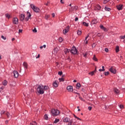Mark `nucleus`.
I'll use <instances>...</instances> for the list:
<instances>
[{
    "label": "nucleus",
    "instance_id": "37998d69",
    "mask_svg": "<svg viewBox=\"0 0 125 125\" xmlns=\"http://www.w3.org/2000/svg\"><path fill=\"white\" fill-rule=\"evenodd\" d=\"M33 33H37V32H38V31L37 30V28H34V29L33 30Z\"/></svg>",
    "mask_w": 125,
    "mask_h": 125
},
{
    "label": "nucleus",
    "instance_id": "f8f14e48",
    "mask_svg": "<svg viewBox=\"0 0 125 125\" xmlns=\"http://www.w3.org/2000/svg\"><path fill=\"white\" fill-rule=\"evenodd\" d=\"M123 6H124V5L120 4V5L117 6V9H118V10H122Z\"/></svg>",
    "mask_w": 125,
    "mask_h": 125
},
{
    "label": "nucleus",
    "instance_id": "bf43d9fd",
    "mask_svg": "<svg viewBox=\"0 0 125 125\" xmlns=\"http://www.w3.org/2000/svg\"><path fill=\"white\" fill-rule=\"evenodd\" d=\"M67 60H68V61H69V62H71V58H70V57H68Z\"/></svg>",
    "mask_w": 125,
    "mask_h": 125
},
{
    "label": "nucleus",
    "instance_id": "09e8293b",
    "mask_svg": "<svg viewBox=\"0 0 125 125\" xmlns=\"http://www.w3.org/2000/svg\"><path fill=\"white\" fill-rule=\"evenodd\" d=\"M29 19H31V18L27 17L26 18H25V21H29Z\"/></svg>",
    "mask_w": 125,
    "mask_h": 125
},
{
    "label": "nucleus",
    "instance_id": "393cba45",
    "mask_svg": "<svg viewBox=\"0 0 125 125\" xmlns=\"http://www.w3.org/2000/svg\"><path fill=\"white\" fill-rule=\"evenodd\" d=\"M64 52L65 53V54H67L68 53V52H70V49H64Z\"/></svg>",
    "mask_w": 125,
    "mask_h": 125
},
{
    "label": "nucleus",
    "instance_id": "9d476101",
    "mask_svg": "<svg viewBox=\"0 0 125 125\" xmlns=\"http://www.w3.org/2000/svg\"><path fill=\"white\" fill-rule=\"evenodd\" d=\"M13 74L15 78H17L18 77H19V73H18V71L16 70H14L13 71Z\"/></svg>",
    "mask_w": 125,
    "mask_h": 125
},
{
    "label": "nucleus",
    "instance_id": "864d4df0",
    "mask_svg": "<svg viewBox=\"0 0 125 125\" xmlns=\"http://www.w3.org/2000/svg\"><path fill=\"white\" fill-rule=\"evenodd\" d=\"M105 68V67H104V66H102V71L103 72H104L105 71V69H104Z\"/></svg>",
    "mask_w": 125,
    "mask_h": 125
},
{
    "label": "nucleus",
    "instance_id": "e433bc0d",
    "mask_svg": "<svg viewBox=\"0 0 125 125\" xmlns=\"http://www.w3.org/2000/svg\"><path fill=\"white\" fill-rule=\"evenodd\" d=\"M93 60H94V61H97V58H96V57L95 56V55H94L93 58Z\"/></svg>",
    "mask_w": 125,
    "mask_h": 125
},
{
    "label": "nucleus",
    "instance_id": "58836bf2",
    "mask_svg": "<svg viewBox=\"0 0 125 125\" xmlns=\"http://www.w3.org/2000/svg\"><path fill=\"white\" fill-rule=\"evenodd\" d=\"M58 122H59V119H56L55 121H54V123L55 124H57V123H58Z\"/></svg>",
    "mask_w": 125,
    "mask_h": 125
},
{
    "label": "nucleus",
    "instance_id": "3c124183",
    "mask_svg": "<svg viewBox=\"0 0 125 125\" xmlns=\"http://www.w3.org/2000/svg\"><path fill=\"white\" fill-rule=\"evenodd\" d=\"M104 50H105V52H108L109 51V49H108L107 48H105L104 49Z\"/></svg>",
    "mask_w": 125,
    "mask_h": 125
},
{
    "label": "nucleus",
    "instance_id": "4be33fe9",
    "mask_svg": "<svg viewBox=\"0 0 125 125\" xmlns=\"http://www.w3.org/2000/svg\"><path fill=\"white\" fill-rule=\"evenodd\" d=\"M8 119H11V115H10V114H9V112H6L5 113Z\"/></svg>",
    "mask_w": 125,
    "mask_h": 125
},
{
    "label": "nucleus",
    "instance_id": "6e6d98bb",
    "mask_svg": "<svg viewBox=\"0 0 125 125\" xmlns=\"http://www.w3.org/2000/svg\"><path fill=\"white\" fill-rule=\"evenodd\" d=\"M97 36L98 37H101V33H98L97 35Z\"/></svg>",
    "mask_w": 125,
    "mask_h": 125
},
{
    "label": "nucleus",
    "instance_id": "a19ab883",
    "mask_svg": "<svg viewBox=\"0 0 125 125\" xmlns=\"http://www.w3.org/2000/svg\"><path fill=\"white\" fill-rule=\"evenodd\" d=\"M94 73H95V71H92L91 72H90L89 74L91 75V76H93V75H94Z\"/></svg>",
    "mask_w": 125,
    "mask_h": 125
},
{
    "label": "nucleus",
    "instance_id": "9b49d317",
    "mask_svg": "<svg viewBox=\"0 0 125 125\" xmlns=\"http://www.w3.org/2000/svg\"><path fill=\"white\" fill-rule=\"evenodd\" d=\"M67 89L69 92H73V87L72 86H68L67 87Z\"/></svg>",
    "mask_w": 125,
    "mask_h": 125
},
{
    "label": "nucleus",
    "instance_id": "c9c22d12",
    "mask_svg": "<svg viewBox=\"0 0 125 125\" xmlns=\"http://www.w3.org/2000/svg\"><path fill=\"white\" fill-rule=\"evenodd\" d=\"M31 125H37V122H33L32 123H30Z\"/></svg>",
    "mask_w": 125,
    "mask_h": 125
},
{
    "label": "nucleus",
    "instance_id": "c03bdc74",
    "mask_svg": "<svg viewBox=\"0 0 125 125\" xmlns=\"http://www.w3.org/2000/svg\"><path fill=\"white\" fill-rule=\"evenodd\" d=\"M119 107L120 108V109H124V105L122 104H120Z\"/></svg>",
    "mask_w": 125,
    "mask_h": 125
},
{
    "label": "nucleus",
    "instance_id": "2eb2a0df",
    "mask_svg": "<svg viewBox=\"0 0 125 125\" xmlns=\"http://www.w3.org/2000/svg\"><path fill=\"white\" fill-rule=\"evenodd\" d=\"M9 83L11 87H13L14 86H15V84H16V83H15V82H10Z\"/></svg>",
    "mask_w": 125,
    "mask_h": 125
},
{
    "label": "nucleus",
    "instance_id": "69168bd1",
    "mask_svg": "<svg viewBox=\"0 0 125 125\" xmlns=\"http://www.w3.org/2000/svg\"><path fill=\"white\" fill-rule=\"evenodd\" d=\"M92 47H95V43H93L92 45Z\"/></svg>",
    "mask_w": 125,
    "mask_h": 125
},
{
    "label": "nucleus",
    "instance_id": "f704fd0d",
    "mask_svg": "<svg viewBox=\"0 0 125 125\" xmlns=\"http://www.w3.org/2000/svg\"><path fill=\"white\" fill-rule=\"evenodd\" d=\"M43 47H44V48H45V47H46V45H43V46H41L40 47V49H42V48H43Z\"/></svg>",
    "mask_w": 125,
    "mask_h": 125
},
{
    "label": "nucleus",
    "instance_id": "338daca9",
    "mask_svg": "<svg viewBox=\"0 0 125 125\" xmlns=\"http://www.w3.org/2000/svg\"><path fill=\"white\" fill-rule=\"evenodd\" d=\"M76 119H77V120H79L80 121H82V119H81L80 118L77 117L76 118Z\"/></svg>",
    "mask_w": 125,
    "mask_h": 125
},
{
    "label": "nucleus",
    "instance_id": "79ce46f5",
    "mask_svg": "<svg viewBox=\"0 0 125 125\" xmlns=\"http://www.w3.org/2000/svg\"><path fill=\"white\" fill-rule=\"evenodd\" d=\"M110 73L109 72V71H107V72H104V75L105 76H108V75H109Z\"/></svg>",
    "mask_w": 125,
    "mask_h": 125
},
{
    "label": "nucleus",
    "instance_id": "c85d7f7f",
    "mask_svg": "<svg viewBox=\"0 0 125 125\" xmlns=\"http://www.w3.org/2000/svg\"><path fill=\"white\" fill-rule=\"evenodd\" d=\"M27 16L29 18H31V16H32V15L31 14H30V12H27Z\"/></svg>",
    "mask_w": 125,
    "mask_h": 125
},
{
    "label": "nucleus",
    "instance_id": "e2e57ef3",
    "mask_svg": "<svg viewBox=\"0 0 125 125\" xmlns=\"http://www.w3.org/2000/svg\"><path fill=\"white\" fill-rule=\"evenodd\" d=\"M79 98L81 100H82V101H83V98H82L81 97H80Z\"/></svg>",
    "mask_w": 125,
    "mask_h": 125
},
{
    "label": "nucleus",
    "instance_id": "7ed1b4c3",
    "mask_svg": "<svg viewBox=\"0 0 125 125\" xmlns=\"http://www.w3.org/2000/svg\"><path fill=\"white\" fill-rule=\"evenodd\" d=\"M30 6H31L32 9H33V10H34V11H35V12L39 13V12H40V11H41V10L40 9V8H39V7L35 6L33 4H30Z\"/></svg>",
    "mask_w": 125,
    "mask_h": 125
},
{
    "label": "nucleus",
    "instance_id": "aec40b11",
    "mask_svg": "<svg viewBox=\"0 0 125 125\" xmlns=\"http://www.w3.org/2000/svg\"><path fill=\"white\" fill-rule=\"evenodd\" d=\"M53 52L54 54L56 55L57 52H58V49L55 48L54 49V51Z\"/></svg>",
    "mask_w": 125,
    "mask_h": 125
},
{
    "label": "nucleus",
    "instance_id": "f3484780",
    "mask_svg": "<svg viewBox=\"0 0 125 125\" xmlns=\"http://www.w3.org/2000/svg\"><path fill=\"white\" fill-rule=\"evenodd\" d=\"M24 19H25V15L23 14L21 15V21H23Z\"/></svg>",
    "mask_w": 125,
    "mask_h": 125
},
{
    "label": "nucleus",
    "instance_id": "72a5a7b5",
    "mask_svg": "<svg viewBox=\"0 0 125 125\" xmlns=\"http://www.w3.org/2000/svg\"><path fill=\"white\" fill-rule=\"evenodd\" d=\"M108 1H110V0H104L103 1L104 4H106V3L108 2Z\"/></svg>",
    "mask_w": 125,
    "mask_h": 125
},
{
    "label": "nucleus",
    "instance_id": "b1692460",
    "mask_svg": "<svg viewBox=\"0 0 125 125\" xmlns=\"http://www.w3.org/2000/svg\"><path fill=\"white\" fill-rule=\"evenodd\" d=\"M81 87V83H77L76 84V88L77 89H79Z\"/></svg>",
    "mask_w": 125,
    "mask_h": 125
},
{
    "label": "nucleus",
    "instance_id": "cd10ccee",
    "mask_svg": "<svg viewBox=\"0 0 125 125\" xmlns=\"http://www.w3.org/2000/svg\"><path fill=\"white\" fill-rule=\"evenodd\" d=\"M96 8V9H98V10H100V9H101V6H100L99 5H97Z\"/></svg>",
    "mask_w": 125,
    "mask_h": 125
},
{
    "label": "nucleus",
    "instance_id": "a878e982",
    "mask_svg": "<svg viewBox=\"0 0 125 125\" xmlns=\"http://www.w3.org/2000/svg\"><path fill=\"white\" fill-rule=\"evenodd\" d=\"M3 85H6L7 84V81L6 80H4L2 82Z\"/></svg>",
    "mask_w": 125,
    "mask_h": 125
},
{
    "label": "nucleus",
    "instance_id": "13d9d810",
    "mask_svg": "<svg viewBox=\"0 0 125 125\" xmlns=\"http://www.w3.org/2000/svg\"><path fill=\"white\" fill-rule=\"evenodd\" d=\"M22 32H23V30H22V29H19V33H22Z\"/></svg>",
    "mask_w": 125,
    "mask_h": 125
},
{
    "label": "nucleus",
    "instance_id": "6e6552de",
    "mask_svg": "<svg viewBox=\"0 0 125 125\" xmlns=\"http://www.w3.org/2000/svg\"><path fill=\"white\" fill-rule=\"evenodd\" d=\"M69 30H70V26H67L65 29L63 30V34H64V35H66L68 32Z\"/></svg>",
    "mask_w": 125,
    "mask_h": 125
},
{
    "label": "nucleus",
    "instance_id": "ea45409f",
    "mask_svg": "<svg viewBox=\"0 0 125 125\" xmlns=\"http://www.w3.org/2000/svg\"><path fill=\"white\" fill-rule=\"evenodd\" d=\"M77 34H78V35H82V31L78 30Z\"/></svg>",
    "mask_w": 125,
    "mask_h": 125
},
{
    "label": "nucleus",
    "instance_id": "c756f323",
    "mask_svg": "<svg viewBox=\"0 0 125 125\" xmlns=\"http://www.w3.org/2000/svg\"><path fill=\"white\" fill-rule=\"evenodd\" d=\"M83 26H85V27H88V23L83 21Z\"/></svg>",
    "mask_w": 125,
    "mask_h": 125
},
{
    "label": "nucleus",
    "instance_id": "bb28decb",
    "mask_svg": "<svg viewBox=\"0 0 125 125\" xmlns=\"http://www.w3.org/2000/svg\"><path fill=\"white\" fill-rule=\"evenodd\" d=\"M104 9H105V11H111V9L107 7H105Z\"/></svg>",
    "mask_w": 125,
    "mask_h": 125
},
{
    "label": "nucleus",
    "instance_id": "5701e85b",
    "mask_svg": "<svg viewBox=\"0 0 125 125\" xmlns=\"http://www.w3.org/2000/svg\"><path fill=\"white\" fill-rule=\"evenodd\" d=\"M42 87H43V90H46L48 89V88H49L48 86H43V85H42Z\"/></svg>",
    "mask_w": 125,
    "mask_h": 125
},
{
    "label": "nucleus",
    "instance_id": "39448f33",
    "mask_svg": "<svg viewBox=\"0 0 125 125\" xmlns=\"http://www.w3.org/2000/svg\"><path fill=\"white\" fill-rule=\"evenodd\" d=\"M70 52L71 53H72V54H77L78 53V50H77L76 47H72L70 50Z\"/></svg>",
    "mask_w": 125,
    "mask_h": 125
},
{
    "label": "nucleus",
    "instance_id": "dca6fc26",
    "mask_svg": "<svg viewBox=\"0 0 125 125\" xmlns=\"http://www.w3.org/2000/svg\"><path fill=\"white\" fill-rule=\"evenodd\" d=\"M53 85L54 87H57L58 86V83H57V82L55 81L53 83Z\"/></svg>",
    "mask_w": 125,
    "mask_h": 125
},
{
    "label": "nucleus",
    "instance_id": "6ab92c4d",
    "mask_svg": "<svg viewBox=\"0 0 125 125\" xmlns=\"http://www.w3.org/2000/svg\"><path fill=\"white\" fill-rule=\"evenodd\" d=\"M88 37H89V34H87V36L85 38V41H86L85 44H87V43H88V42L87 41V38H88Z\"/></svg>",
    "mask_w": 125,
    "mask_h": 125
},
{
    "label": "nucleus",
    "instance_id": "052dcab7",
    "mask_svg": "<svg viewBox=\"0 0 125 125\" xmlns=\"http://www.w3.org/2000/svg\"><path fill=\"white\" fill-rule=\"evenodd\" d=\"M3 90V88L2 87L0 88V92H1Z\"/></svg>",
    "mask_w": 125,
    "mask_h": 125
},
{
    "label": "nucleus",
    "instance_id": "4d7b16f0",
    "mask_svg": "<svg viewBox=\"0 0 125 125\" xmlns=\"http://www.w3.org/2000/svg\"><path fill=\"white\" fill-rule=\"evenodd\" d=\"M86 56H87V54L86 53H85V54H83V57H86Z\"/></svg>",
    "mask_w": 125,
    "mask_h": 125
},
{
    "label": "nucleus",
    "instance_id": "473e14b6",
    "mask_svg": "<svg viewBox=\"0 0 125 125\" xmlns=\"http://www.w3.org/2000/svg\"><path fill=\"white\" fill-rule=\"evenodd\" d=\"M59 42H63V38L60 37L59 39Z\"/></svg>",
    "mask_w": 125,
    "mask_h": 125
},
{
    "label": "nucleus",
    "instance_id": "2f4dec72",
    "mask_svg": "<svg viewBox=\"0 0 125 125\" xmlns=\"http://www.w3.org/2000/svg\"><path fill=\"white\" fill-rule=\"evenodd\" d=\"M114 92L116 93V94H118V93H119V90H118V89H114Z\"/></svg>",
    "mask_w": 125,
    "mask_h": 125
},
{
    "label": "nucleus",
    "instance_id": "a211bd4d",
    "mask_svg": "<svg viewBox=\"0 0 125 125\" xmlns=\"http://www.w3.org/2000/svg\"><path fill=\"white\" fill-rule=\"evenodd\" d=\"M23 66L24 67L25 69H27L28 68V64L26 62H23Z\"/></svg>",
    "mask_w": 125,
    "mask_h": 125
},
{
    "label": "nucleus",
    "instance_id": "5fc2aeb1",
    "mask_svg": "<svg viewBox=\"0 0 125 125\" xmlns=\"http://www.w3.org/2000/svg\"><path fill=\"white\" fill-rule=\"evenodd\" d=\"M5 112L4 111H2L1 112V115H3V114H5Z\"/></svg>",
    "mask_w": 125,
    "mask_h": 125
},
{
    "label": "nucleus",
    "instance_id": "8fccbe9b",
    "mask_svg": "<svg viewBox=\"0 0 125 125\" xmlns=\"http://www.w3.org/2000/svg\"><path fill=\"white\" fill-rule=\"evenodd\" d=\"M62 74H63V72H62V71L61 72L59 71L58 72V75H60V76H61Z\"/></svg>",
    "mask_w": 125,
    "mask_h": 125
},
{
    "label": "nucleus",
    "instance_id": "7c9ffc66",
    "mask_svg": "<svg viewBox=\"0 0 125 125\" xmlns=\"http://www.w3.org/2000/svg\"><path fill=\"white\" fill-rule=\"evenodd\" d=\"M5 17L8 18V19H9L10 18V15L8 14H5Z\"/></svg>",
    "mask_w": 125,
    "mask_h": 125
},
{
    "label": "nucleus",
    "instance_id": "0eeeda50",
    "mask_svg": "<svg viewBox=\"0 0 125 125\" xmlns=\"http://www.w3.org/2000/svg\"><path fill=\"white\" fill-rule=\"evenodd\" d=\"M13 24H15V25L18 24V23H19V21L18 20V19L17 18H14L13 19Z\"/></svg>",
    "mask_w": 125,
    "mask_h": 125
},
{
    "label": "nucleus",
    "instance_id": "774afa93",
    "mask_svg": "<svg viewBox=\"0 0 125 125\" xmlns=\"http://www.w3.org/2000/svg\"><path fill=\"white\" fill-rule=\"evenodd\" d=\"M40 54H38V56L36 57L37 59L40 58Z\"/></svg>",
    "mask_w": 125,
    "mask_h": 125
},
{
    "label": "nucleus",
    "instance_id": "20e7f679",
    "mask_svg": "<svg viewBox=\"0 0 125 125\" xmlns=\"http://www.w3.org/2000/svg\"><path fill=\"white\" fill-rule=\"evenodd\" d=\"M51 113L52 114V116H58V115H59L60 114L59 110L57 109H52Z\"/></svg>",
    "mask_w": 125,
    "mask_h": 125
},
{
    "label": "nucleus",
    "instance_id": "603ef678",
    "mask_svg": "<svg viewBox=\"0 0 125 125\" xmlns=\"http://www.w3.org/2000/svg\"><path fill=\"white\" fill-rule=\"evenodd\" d=\"M88 110H89V111H91V109H92V107H91V106H89V107H88Z\"/></svg>",
    "mask_w": 125,
    "mask_h": 125
},
{
    "label": "nucleus",
    "instance_id": "f03ea898",
    "mask_svg": "<svg viewBox=\"0 0 125 125\" xmlns=\"http://www.w3.org/2000/svg\"><path fill=\"white\" fill-rule=\"evenodd\" d=\"M37 91L39 94H43L44 93V91L42 87V85H39L37 88Z\"/></svg>",
    "mask_w": 125,
    "mask_h": 125
},
{
    "label": "nucleus",
    "instance_id": "4468645a",
    "mask_svg": "<svg viewBox=\"0 0 125 125\" xmlns=\"http://www.w3.org/2000/svg\"><path fill=\"white\" fill-rule=\"evenodd\" d=\"M91 24L92 25H94L95 24H97V20L96 19H94L92 20Z\"/></svg>",
    "mask_w": 125,
    "mask_h": 125
},
{
    "label": "nucleus",
    "instance_id": "a18cd8bd",
    "mask_svg": "<svg viewBox=\"0 0 125 125\" xmlns=\"http://www.w3.org/2000/svg\"><path fill=\"white\" fill-rule=\"evenodd\" d=\"M44 119H45V120H48V116H47V115L45 114V115H44Z\"/></svg>",
    "mask_w": 125,
    "mask_h": 125
},
{
    "label": "nucleus",
    "instance_id": "de8ad7c7",
    "mask_svg": "<svg viewBox=\"0 0 125 125\" xmlns=\"http://www.w3.org/2000/svg\"><path fill=\"white\" fill-rule=\"evenodd\" d=\"M120 39H121V40H125V35L124 36H121L120 37Z\"/></svg>",
    "mask_w": 125,
    "mask_h": 125
},
{
    "label": "nucleus",
    "instance_id": "4c0bfd02",
    "mask_svg": "<svg viewBox=\"0 0 125 125\" xmlns=\"http://www.w3.org/2000/svg\"><path fill=\"white\" fill-rule=\"evenodd\" d=\"M59 81L60 83H61V82H64V79L63 78H59Z\"/></svg>",
    "mask_w": 125,
    "mask_h": 125
},
{
    "label": "nucleus",
    "instance_id": "1a4fd4ad",
    "mask_svg": "<svg viewBox=\"0 0 125 125\" xmlns=\"http://www.w3.org/2000/svg\"><path fill=\"white\" fill-rule=\"evenodd\" d=\"M109 71L111 72V73H112L113 74H116V69L114 67H111L109 69Z\"/></svg>",
    "mask_w": 125,
    "mask_h": 125
},
{
    "label": "nucleus",
    "instance_id": "423d86ee",
    "mask_svg": "<svg viewBox=\"0 0 125 125\" xmlns=\"http://www.w3.org/2000/svg\"><path fill=\"white\" fill-rule=\"evenodd\" d=\"M78 9V7L76 6H73L69 8V12H73V11H75V10H77Z\"/></svg>",
    "mask_w": 125,
    "mask_h": 125
},
{
    "label": "nucleus",
    "instance_id": "49530a36",
    "mask_svg": "<svg viewBox=\"0 0 125 125\" xmlns=\"http://www.w3.org/2000/svg\"><path fill=\"white\" fill-rule=\"evenodd\" d=\"M1 39L4 40V41H5V40H6V38L4 37V36L3 35L1 36Z\"/></svg>",
    "mask_w": 125,
    "mask_h": 125
},
{
    "label": "nucleus",
    "instance_id": "0e129e2a",
    "mask_svg": "<svg viewBox=\"0 0 125 125\" xmlns=\"http://www.w3.org/2000/svg\"><path fill=\"white\" fill-rule=\"evenodd\" d=\"M52 17H53V18L55 17V14L53 13V14H52Z\"/></svg>",
    "mask_w": 125,
    "mask_h": 125
},
{
    "label": "nucleus",
    "instance_id": "412c9836",
    "mask_svg": "<svg viewBox=\"0 0 125 125\" xmlns=\"http://www.w3.org/2000/svg\"><path fill=\"white\" fill-rule=\"evenodd\" d=\"M116 52L118 53L120 51V47L119 46H116L115 48Z\"/></svg>",
    "mask_w": 125,
    "mask_h": 125
},
{
    "label": "nucleus",
    "instance_id": "680f3d73",
    "mask_svg": "<svg viewBox=\"0 0 125 125\" xmlns=\"http://www.w3.org/2000/svg\"><path fill=\"white\" fill-rule=\"evenodd\" d=\"M79 20V18L78 17H76L75 19V21H78Z\"/></svg>",
    "mask_w": 125,
    "mask_h": 125
},
{
    "label": "nucleus",
    "instance_id": "f257e3e1",
    "mask_svg": "<svg viewBox=\"0 0 125 125\" xmlns=\"http://www.w3.org/2000/svg\"><path fill=\"white\" fill-rule=\"evenodd\" d=\"M63 122L64 123H68V125H74V120L73 119H70V118L68 117H66L63 119Z\"/></svg>",
    "mask_w": 125,
    "mask_h": 125
},
{
    "label": "nucleus",
    "instance_id": "ddd939ff",
    "mask_svg": "<svg viewBox=\"0 0 125 125\" xmlns=\"http://www.w3.org/2000/svg\"><path fill=\"white\" fill-rule=\"evenodd\" d=\"M100 28H101V29L102 30L104 31V32H107V28H106L105 27H104V26H103V25H101L100 26Z\"/></svg>",
    "mask_w": 125,
    "mask_h": 125
}]
</instances>
